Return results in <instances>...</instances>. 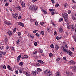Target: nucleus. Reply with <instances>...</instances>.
I'll list each match as a JSON object with an SVG mask.
<instances>
[{
    "mask_svg": "<svg viewBox=\"0 0 76 76\" xmlns=\"http://www.w3.org/2000/svg\"><path fill=\"white\" fill-rule=\"evenodd\" d=\"M55 48L56 50H58V48H59V47H58V45L56 44L55 46Z\"/></svg>",
    "mask_w": 76,
    "mask_h": 76,
    "instance_id": "16",
    "label": "nucleus"
},
{
    "mask_svg": "<svg viewBox=\"0 0 76 76\" xmlns=\"http://www.w3.org/2000/svg\"><path fill=\"white\" fill-rule=\"evenodd\" d=\"M38 61L39 63H41L42 64H44V62H43V61H42V60H38Z\"/></svg>",
    "mask_w": 76,
    "mask_h": 76,
    "instance_id": "25",
    "label": "nucleus"
},
{
    "mask_svg": "<svg viewBox=\"0 0 76 76\" xmlns=\"http://www.w3.org/2000/svg\"><path fill=\"white\" fill-rule=\"evenodd\" d=\"M18 35H19V36H20L21 35L20 32H18Z\"/></svg>",
    "mask_w": 76,
    "mask_h": 76,
    "instance_id": "55",
    "label": "nucleus"
},
{
    "mask_svg": "<svg viewBox=\"0 0 76 76\" xmlns=\"http://www.w3.org/2000/svg\"><path fill=\"white\" fill-rule=\"evenodd\" d=\"M37 51H36L35 52H33V54H36L37 53Z\"/></svg>",
    "mask_w": 76,
    "mask_h": 76,
    "instance_id": "58",
    "label": "nucleus"
},
{
    "mask_svg": "<svg viewBox=\"0 0 76 76\" xmlns=\"http://www.w3.org/2000/svg\"><path fill=\"white\" fill-rule=\"evenodd\" d=\"M70 63L71 64H76V62L75 61H71Z\"/></svg>",
    "mask_w": 76,
    "mask_h": 76,
    "instance_id": "9",
    "label": "nucleus"
},
{
    "mask_svg": "<svg viewBox=\"0 0 76 76\" xmlns=\"http://www.w3.org/2000/svg\"><path fill=\"white\" fill-rule=\"evenodd\" d=\"M2 54H3L4 55H5V54H6V53L5 52H3L2 53Z\"/></svg>",
    "mask_w": 76,
    "mask_h": 76,
    "instance_id": "40",
    "label": "nucleus"
},
{
    "mask_svg": "<svg viewBox=\"0 0 76 76\" xmlns=\"http://www.w3.org/2000/svg\"><path fill=\"white\" fill-rule=\"evenodd\" d=\"M52 25H53V26H55V25H56V24H55L53 22L52 23Z\"/></svg>",
    "mask_w": 76,
    "mask_h": 76,
    "instance_id": "48",
    "label": "nucleus"
},
{
    "mask_svg": "<svg viewBox=\"0 0 76 76\" xmlns=\"http://www.w3.org/2000/svg\"><path fill=\"white\" fill-rule=\"evenodd\" d=\"M40 23L41 25H42V26H44L43 24H44V23H45L44 22H41Z\"/></svg>",
    "mask_w": 76,
    "mask_h": 76,
    "instance_id": "28",
    "label": "nucleus"
},
{
    "mask_svg": "<svg viewBox=\"0 0 76 76\" xmlns=\"http://www.w3.org/2000/svg\"><path fill=\"white\" fill-rule=\"evenodd\" d=\"M51 73L50 72V71L49 70H46L44 71V73L45 75L48 76L50 73Z\"/></svg>",
    "mask_w": 76,
    "mask_h": 76,
    "instance_id": "2",
    "label": "nucleus"
},
{
    "mask_svg": "<svg viewBox=\"0 0 76 76\" xmlns=\"http://www.w3.org/2000/svg\"><path fill=\"white\" fill-rule=\"evenodd\" d=\"M66 6H67V4H65L64 5V6L65 7H66Z\"/></svg>",
    "mask_w": 76,
    "mask_h": 76,
    "instance_id": "59",
    "label": "nucleus"
},
{
    "mask_svg": "<svg viewBox=\"0 0 76 76\" xmlns=\"http://www.w3.org/2000/svg\"><path fill=\"white\" fill-rule=\"evenodd\" d=\"M18 25H20V26H21L23 27V24L22 23H18Z\"/></svg>",
    "mask_w": 76,
    "mask_h": 76,
    "instance_id": "15",
    "label": "nucleus"
},
{
    "mask_svg": "<svg viewBox=\"0 0 76 76\" xmlns=\"http://www.w3.org/2000/svg\"><path fill=\"white\" fill-rule=\"evenodd\" d=\"M30 20H32V21H34V20H35V19H34L33 20L32 19V18H30Z\"/></svg>",
    "mask_w": 76,
    "mask_h": 76,
    "instance_id": "51",
    "label": "nucleus"
},
{
    "mask_svg": "<svg viewBox=\"0 0 76 76\" xmlns=\"http://www.w3.org/2000/svg\"><path fill=\"white\" fill-rule=\"evenodd\" d=\"M8 5H9V3H8L7 2L5 4V6H8Z\"/></svg>",
    "mask_w": 76,
    "mask_h": 76,
    "instance_id": "39",
    "label": "nucleus"
},
{
    "mask_svg": "<svg viewBox=\"0 0 76 76\" xmlns=\"http://www.w3.org/2000/svg\"><path fill=\"white\" fill-rule=\"evenodd\" d=\"M72 8L73 9H75V8H76V6L74 5V6H73L72 7Z\"/></svg>",
    "mask_w": 76,
    "mask_h": 76,
    "instance_id": "62",
    "label": "nucleus"
},
{
    "mask_svg": "<svg viewBox=\"0 0 76 76\" xmlns=\"http://www.w3.org/2000/svg\"><path fill=\"white\" fill-rule=\"evenodd\" d=\"M40 53H43V50H42V49L40 50Z\"/></svg>",
    "mask_w": 76,
    "mask_h": 76,
    "instance_id": "43",
    "label": "nucleus"
},
{
    "mask_svg": "<svg viewBox=\"0 0 76 76\" xmlns=\"http://www.w3.org/2000/svg\"><path fill=\"white\" fill-rule=\"evenodd\" d=\"M20 43V42L19 40H17L16 42V44H19Z\"/></svg>",
    "mask_w": 76,
    "mask_h": 76,
    "instance_id": "27",
    "label": "nucleus"
},
{
    "mask_svg": "<svg viewBox=\"0 0 76 76\" xmlns=\"http://www.w3.org/2000/svg\"><path fill=\"white\" fill-rule=\"evenodd\" d=\"M71 50L72 51H75V49H74V48H72Z\"/></svg>",
    "mask_w": 76,
    "mask_h": 76,
    "instance_id": "63",
    "label": "nucleus"
},
{
    "mask_svg": "<svg viewBox=\"0 0 76 76\" xmlns=\"http://www.w3.org/2000/svg\"><path fill=\"white\" fill-rule=\"evenodd\" d=\"M14 32H16V28H14L13 30Z\"/></svg>",
    "mask_w": 76,
    "mask_h": 76,
    "instance_id": "32",
    "label": "nucleus"
},
{
    "mask_svg": "<svg viewBox=\"0 0 76 76\" xmlns=\"http://www.w3.org/2000/svg\"><path fill=\"white\" fill-rule=\"evenodd\" d=\"M5 42V45H6L7 43V42H8V39L7 38H5V39L4 40Z\"/></svg>",
    "mask_w": 76,
    "mask_h": 76,
    "instance_id": "11",
    "label": "nucleus"
},
{
    "mask_svg": "<svg viewBox=\"0 0 76 76\" xmlns=\"http://www.w3.org/2000/svg\"><path fill=\"white\" fill-rule=\"evenodd\" d=\"M67 76H71V75H73V73H70L69 71L67 72Z\"/></svg>",
    "mask_w": 76,
    "mask_h": 76,
    "instance_id": "8",
    "label": "nucleus"
},
{
    "mask_svg": "<svg viewBox=\"0 0 76 76\" xmlns=\"http://www.w3.org/2000/svg\"><path fill=\"white\" fill-rule=\"evenodd\" d=\"M31 75L33 76H35V72L34 71H32V73H31Z\"/></svg>",
    "mask_w": 76,
    "mask_h": 76,
    "instance_id": "26",
    "label": "nucleus"
},
{
    "mask_svg": "<svg viewBox=\"0 0 76 76\" xmlns=\"http://www.w3.org/2000/svg\"><path fill=\"white\" fill-rule=\"evenodd\" d=\"M51 29L49 28H48L47 29V31H48V32H50V31Z\"/></svg>",
    "mask_w": 76,
    "mask_h": 76,
    "instance_id": "35",
    "label": "nucleus"
},
{
    "mask_svg": "<svg viewBox=\"0 0 76 76\" xmlns=\"http://www.w3.org/2000/svg\"><path fill=\"white\" fill-rule=\"evenodd\" d=\"M11 49L12 50H14V47H11Z\"/></svg>",
    "mask_w": 76,
    "mask_h": 76,
    "instance_id": "54",
    "label": "nucleus"
},
{
    "mask_svg": "<svg viewBox=\"0 0 76 76\" xmlns=\"http://www.w3.org/2000/svg\"><path fill=\"white\" fill-rule=\"evenodd\" d=\"M19 72L20 73H22V70L21 69H20L19 70Z\"/></svg>",
    "mask_w": 76,
    "mask_h": 76,
    "instance_id": "46",
    "label": "nucleus"
},
{
    "mask_svg": "<svg viewBox=\"0 0 76 76\" xmlns=\"http://www.w3.org/2000/svg\"><path fill=\"white\" fill-rule=\"evenodd\" d=\"M21 4L22 7H25V4L23 2H21Z\"/></svg>",
    "mask_w": 76,
    "mask_h": 76,
    "instance_id": "17",
    "label": "nucleus"
},
{
    "mask_svg": "<svg viewBox=\"0 0 76 76\" xmlns=\"http://www.w3.org/2000/svg\"><path fill=\"white\" fill-rule=\"evenodd\" d=\"M4 46H3L2 47H0V50H3V48H4Z\"/></svg>",
    "mask_w": 76,
    "mask_h": 76,
    "instance_id": "34",
    "label": "nucleus"
},
{
    "mask_svg": "<svg viewBox=\"0 0 76 76\" xmlns=\"http://www.w3.org/2000/svg\"><path fill=\"white\" fill-rule=\"evenodd\" d=\"M59 6V4H57L55 5V7H58V6Z\"/></svg>",
    "mask_w": 76,
    "mask_h": 76,
    "instance_id": "31",
    "label": "nucleus"
},
{
    "mask_svg": "<svg viewBox=\"0 0 76 76\" xmlns=\"http://www.w3.org/2000/svg\"><path fill=\"white\" fill-rule=\"evenodd\" d=\"M21 57H22V55L21 54H20L19 56L17 58V62H19V60H20V59Z\"/></svg>",
    "mask_w": 76,
    "mask_h": 76,
    "instance_id": "5",
    "label": "nucleus"
},
{
    "mask_svg": "<svg viewBox=\"0 0 76 76\" xmlns=\"http://www.w3.org/2000/svg\"><path fill=\"white\" fill-rule=\"evenodd\" d=\"M7 34H8L10 36H11V37H12V31H9L8 32H7Z\"/></svg>",
    "mask_w": 76,
    "mask_h": 76,
    "instance_id": "7",
    "label": "nucleus"
},
{
    "mask_svg": "<svg viewBox=\"0 0 76 76\" xmlns=\"http://www.w3.org/2000/svg\"><path fill=\"white\" fill-rule=\"evenodd\" d=\"M68 14H70V13H71V11L70 10H69L68 11Z\"/></svg>",
    "mask_w": 76,
    "mask_h": 76,
    "instance_id": "44",
    "label": "nucleus"
},
{
    "mask_svg": "<svg viewBox=\"0 0 76 76\" xmlns=\"http://www.w3.org/2000/svg\"><path fill=\"white\" fill-rule=\"evenodd\" d=\"M54 34L55 35H57V32H56V31H54Z\"/></svg>",
    "mask_w": 76,
    "mask_h": 76,
    "instance_id": "56",
    "label": "nucleus"
},
{
    "mask_svg": "<svg viewBox=\"0 0 76 76\" xmlns=\"http://www.w3.org/2000/svg\"><path fill=\"white\" fill-rule=\"evenodd\" d=\"M12 16L14 18H17V17H18V14L16 13L15 14V15L13 14L12 15Z\"/></svg>",
    "mask_w": 76,
    "mask_h": 76,
    "instance_id": "14",
    "label": "nucleus"
},
{
    "mask_svg": "<svg viewBox=\"0 0 76 76\" xmlns=\"http://www.w3.org/2000/svg\"><path fill=\"white\" fill-rule=\"evenodd\" d=\"M23 73L24 74V75H25L26 76H31V73H30V72H26L24 71L23 72Z\"/></svg>",
    "mask_w": 76,
    "mask_h": 76,
    "instance_id": "4",
    "label": "nucleus"
},
{
    "mask_svg": "<svg viewBox=\"0 0 76 76\" xmlns=\"http://www.w3.org/2000/svg\"><path fill=\"white\" fill-rule=\"evenodd\" d=\"M50 47H51L52 48H53L54 47V45H53V44H51L50 45Z\"/></svg>",
    "mask_w": 76,
    "mask_h": 76,
    "instance_id": "29",
    "label": "nucleus"
},
{
    "mask_svg": "<svg viewBox=\"0 0 76 76\" xmlns=\"http://www.w3.org/2000/svg\"><path fill=\"white\" fill-rule=\"evenodd\" d=\"M67 29H70V24L68 23H67Z\"/></svg>",
    "mask_w": 76,
    "mask_h": 76,
    "instance_id": "13",
    "label": "nucleus"
},
{
    "mask_svg": "<svg viewBox=\"0 0 76 76\" xmlns=\"http://www.w3.org/2000/svg\"><path fill=\"white\" fill-rule=\"evenodd\" d=\"M34 45H35V46H37V42H35L34 43Z\"/></svg>",
    "mask_w": 76,
    "mask_h": 76,
    "instance_id": "45",
    "label": "nucleus"
},
{
    "mask_svg": "<svg viewBox=\"0 0 76 76\" xmlns=\"http://www.w3.org/2000/svg\"><path fill=\"white\" fill-rule=\"evenodd\" d=\"M36 66H40V64L38 63H37L36 64Z\"/></svg>",
    "mask_w": 76,
    "mask_h": 76,
    "instance_id": "47",
    "label": "nucleus"
},
{
    "mask_svg": "<svg viewBox=\"0 0 76 76\" xmlns=\"http://www.w3.org/2000/svg\"><path fill=\"white\" fill-rule=\"evenodd\" d=\"M7 68L10 70H12V68H11L10 66L9 65L7 66Z\"/></svg>",
    "mask_w": 76,
    "mask_h": 76,
    "instance_id": "21",
    "label": "nucleus"
},
{
    "mask_svg": "<svg viewBox=\"0 0 76 76\" xmlns=\"http://www.w3.org/2000/svg\"><path fill=\"white\" fill-rule=\"evenodd\" d=\"M71 31H76V28H73V26H72L71 27Z\"/></svg>",
    "mask_w": 76,
    "mask_h": 76,
    "instance_id": "12",
    "label": "nucleus"
},
{
    "mask_svg": "<svg viewBox=\"0 0 76 76\" xmlns=\"http://www.w3.org/2000/svg\"><path fill=\"white\" fill-rule=\"evenodd\" d=\"M21 58H22V59H24V58H28V56L26 55H25L24 56H22Z\"/></svg>",
    "mask_w": 76,
    "mask_h": 76,
    "instance_id": "10",
    "label": "nucleus"
},
{
    "mask_svg": "<svg viewBox=\"0 0 76 76\" xmlns=\"http://www.w3.org/2000/svg\"><path fill=\"white\" fill-rule=\"evenodd\" d=\"M58 61H59V59H57L56 60V63H58Z\"/></svg>",
    "mask_w": 76,
    "mask_h": 76,
    "instance_id": "53",
    "label": "nucleus"
},
{
    "mask_svg": "<svg viewBox=\"0 0 76 76\" xmlns=\"http://www.w3.org/2000/svg\"><path fill=\"white\" fill-rule=\"evenodd\" d=\"M63 50L64 51H66V49L65 48H63Z\"/></svg>",
    "mask_w": 76,
    "mask_h": 76,
    "instance_id": "37",
    "label": "nucleus"
},
{
    "mask_svg": "<svg viewBox=\"0 0 76 76\" xmlns=\"http://www.w3.org/2000/svg\"><path fill=\"white\" fill-rule=\"evenodd\" d=\"M15 73L17 74H18V70L15 71Z\"/></svg>",
    "mask_w": 76,
    "mask_h": 76,
    "instance_id": "64",
    "label": "nucleus"
},
{
    "mask_svg": "<svg viewBox=\"0 0 76 76\" xmlns=\"http://www.w3.org/2000/svg\"><path fill=\"white\" fill-rule=\"evenodd\" d=\"M74 39L75 41V42H76V34L75 35V38H74Z\"/></svg>",
    "mask_w": 76,
    "mask_h": 76,
    "instance_id": "57",
    "label": "nucleus"
},
{
    "mask_svg": "<svg viewBox=\"0 0 76 76\" xmlns=\"http://www.w3.org/2000/svg\"><path fill=\"white\" fill-rule=\"evenodd\" d=\"M63 19L62 18H61L60 19L59 21V22H61V21H63Z\"/></svg>",
    "mask_w": 76,
    "mask_h": 76,
    "instance_id": "33",
    "label": "nucleus"
},
{
    "mask_svg": "<svg viewBox=\"0 0 76 76\" xmlns=\"http://www.w3.org/2000/svg\"><path fill=\"white\" fill-rule=\"evenodd\" d=\"M56 75L57 76H60V72H56Z\"/></svg>",
    "mask_w": 76,
    "mask_h": 76,
    "instance_id": "18",
    "label": "nucleus"
},
{
    "mask_svg": "<svg viewBox=\"0 0 76 76\" xmlns=\"http://www.w3.org/2000/svg\"><path fill=\"white\" fill-rule=\"evenodd\" d=\"M67 54H69V55H70V56H71V57H72L73 55H72V51H71L67 50Z\"/></svg>",
    "mask_w": 76,
    "mask_h": 76,
    "instance_id": "6",
    "label": "nucleus"
},
{
    "mask_svg": "<svg viewBox=\"0 0 76 76\" xmlns=\"http://www.w3.org/2000/svg\"><path fill=\"white\" fill-rule=\"evenodd\" d=\"M51 15H54V12L53 11H52L51 12Z\"/></svg>",
    "mask_w": 76,
    "mask_h": 76,
    "instance_id": "41",
    "label": "nucleus"
},
{
    "mask_svg": "<svg viewBox=\"0 0 76 76\" xmlns=\"http://www.w3.org/2000/svg\"><path fill=\"white\" fill-rule=\"evenodd\" d=\"M35 24L36 26H38V22H37V21H36L35 22Z\"/></svg>",
    "mask_w": 76,
    "mask_h": 76,
    "instance_id": "42",
    "label": "nucleus"
},
{
    "mask_svg": "<svg viewBox=\"0 0 76 76\" xmlns=\"http://www.w3.org/2000/svg\"><path fill=\"white\" fill-rule=\"evenodd\" d=\"M37 72H41L42 70L39 68H38L37 69Z\"/></svg>",
    "mask_w": 76,
    "mask_h": 76,
    "instance_id": "22",
    "label": "nucleus"
},
{
    "mask_svg": "<svg viewBox=\"0 0 76 76\" xmlns=\"http://www.w3.org/2000/svg\"><path fill=\"white\" fill-rule=\"evenodd\" d=\"M59 31L60 32H63V29H62V28H61V27H60L59 28Z\"/></svg>",
    "mask_w": 76,
    "mask_h": 76,
    "instance_id": "23",
    "label": "nucleus"
},
{
    "mask_svg": "<svg viewBox=\"0 0 76 76\" xmlns=\"http://www.w3.org/2000/svg\"><path fill=\"white\" fill-rule=\"evenodd\" d=\"M29 9L31 11H34L37 10L38 9V7L36 6H31L29 7Z\"/></svg>",
    "mask_w": 76,
    "mask_h": 76,
    "instance_id": "1",
    "label": "nucleus"
},
{
    "mask_svg": "<svg viewBox=\"0 0 76 76\" xmlns=\"http://www.w3.org/2000/svg\"><path fill=\"white\" fill-rule=\"evenodd\" d=\"M40 34H42V35H44V32L43 31H42Z\"/></svg>",
    "mask_w": 76,
    "mask_h": 76,
    "instance_id": "30",
    "label": "nucleus"
},
{
    "mask_svg": "<svg viewBox=\"0 0 76 76\" xmlns=\"http://www.w3.org/2000/svg\"><path fill=\"white\" fill-rule=\"evenodd\" d=\"M37 31H38L37 30H36L35 31H34L33 32V33H34V34H35V33H36V32H37Z\"/></svg>",
    "mask_w": 76,
    "mask_h": 76,
    "instance_id": "49",
    "label": "nucleus"
},
{
    "mask_svg": "<svg viewBox=\"0 0 76 76\" xmlns=\"http://www.w3.org/2000/svg\"><path fill=\"white\" fill-rule=\"evenodd\" d=\"M53 4H54V0H51Z\"/></svg>",
    "mask_w": 76,
    "mask_h": 76,
    "instance_id": "61",
    "label": "nucleus"
},
{
    "mask_svg": "<svg viewBox=\"0 0 76 76\" xmlns=\"http://www.w3.org/2000/svg\"><path fill=\"white\" fill-rule=\"evenodd\" d=\"M36 36V37H39V34H38V33H36L35 34Z\"/></svg>",
    "mask_w": 76,
    "mask_h": 76,
    "instance_id": "36",
    "label": "nucleus"
},
{
    "mask_svg": "<svg viewBox=\"0 0 76 76\" xmlns=\"http://www.w3.org/2000/svg\"><path fill=\"white\" fill-rule=\"evenodd\" d=\"M56 38L57 40H58V39H61V37H58V36H57L56 37Z\"/></svg>",
    "mask_w": 76,
    "mask_h": 76,
    "instance_id": "24",
    "label": "nucleus"
},
{
    "mask_svg": "<svg viewBox=\"0 0 76 76\" xmlns=\"http://www.w3.org/2000/svg\"><path fill=\"white\" fill-rule=\"evenodd\" d=\"M73 70L75 72H76V66H74L73 68Z\"/></svg>",
    "mask_w": 76,
    "mask_h": 76,
    "instance_id": "20",
    "label": "nucleus"
},
{
    "mask_svg": "<svg viewBox=\"0 0 76 76\" xmlns=\"http://www.w3.org/2000/svg\"><path fill=\"white\" fill-rule=\"evenodd\" d=\"M49 56L50 57H52L53 56V54L52 53H50Z\"/></svg>",
    "mask_w": 76,
    "mask_h": 76,
    "instance_id": "52",
    "label": "nucleus"
},
{
    "mask_svg": "<svg viewBox=\"0 0 76 76\" xmlns=\"http://www.w3.org/2000/svg\"><path fill=\"white\" fill-rule=\"evenodd\" d=\"M19 65H20V66H23V62H20L19 63Z\"/></svg>",
    "mask_w": 76,
    "mask_h": 76,
    "instance_id": "38",
    "label": "nucleus"
},
{
    "mask_svg": "<svg viewBox=\"0 0 76 76\" xmlns=\"http://www.w3.org/2000/svg\"><path fill=\"white\" fill-rule=\"evenodd\" d=\"M16 8L17 10H21V8L19 6H17L16 7Z\"/></svg>",
    "mask_w": 76,
    "mask_h": 76,
    "instance_id": "19",
    "label": "nucleus"
},
{
    "mask_svg": "<svg viewBox=\"0 0 76 76\" xmlns=\"http://www.w3.org/2000/svg\"><path fill=\"white\" fill-rule=\"evenodd\" d=\"M63 60H65V61H66V58L65 57H64L63 58Z\"/></svg>",
    "mask_w": 76,
    "mask_h": 76,
    "instance_id": "50",
    "label": "nucleus"
},
{
    "mask_svg": "<svg viewBox=\"0 0 76 76\" xmlns=\"http://www.w3.org/2000/svg\"><path fill=\"white\" fill-rule=\"evenodd\" d=\"M48 75V76H53V75H52V74L51 73H50Z\"/></svg>",
    "mask_w": 76,
    "mask_h": 76,
    "instance_id": "60",
    "label": "nucleus"
},
{
    "mask_svg": "<svg viewBox=\"0 0 76 76\" xmlns=\"http://www.w3.org/2000/svg\"><path fill=\"white\" fill-rule=\"evenodd\" d=\"M63 17L64 18V20L65 22L67 21V14H64L63 15Z\"/></svg>",
    "mask_w": 76,
    "mask_h": 76,
    "instance_id": "3",
    "label": "nucleus"
}]
</instances>
